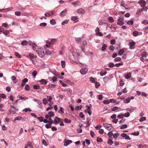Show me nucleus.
Here are the masks:
<instances>
[{
	"instance_id": "obj_13",
	"label": "nucleus",
	"mask_w": 148,
	"mask_h": 148,
	"mask_svg": "<svg viewBox=\"0 0 148 148\" xmlns=\"http://www.w3.org/2000/svg\"><path fill=\"white\" fill-rule=\"evenodd\" d=\"M119 136V133L116 132L114 134H113V136L115 140H117L119 139V138H118V137Z\"/></svg>"
},
{
	"instance_id": "obj_45",
	"label": "nucleus",
	"mask_w": 148,
	"mask_h": 148,
	"mask_svg": "<svg viewBox=\"0 0 148 148\" xmlns=\"http://www.w3.org/2000/svg\"><path fill=\"white\" fill-rule=\"evenodd\" d=\"M82 108V106H77L75 108V110H76L78 111L79 110H81Z\"/></svg>"
},
{
	"instance_id": "obj_28",
	"label": "nucleus",
	"mask_w": 148,
	"mask_h": 148,
	"mask_svg": "<svg viewBox=\"0 0 148 148\" xmlns=\"http://www.w3.org/2000/svg\"><path fill=\"white\" fill-rule=\"evenodd\" d=\"M75 40L77 43L78 44L80 43L81 40H82V38H75Z\"/></svg>"
},
{
	"instance_id": "obj_54",
	"label": "nucleus",
	"mask_w": 148,
	"mask_h": 148,
	"mask_svg": "<svg viewBox=\"0 0 148 148\" xmlns=\"http://www.w3.org/2000/svg\"><path fill=\"white\" fill-rule=\"evenodd\" d=\"M42 144L44 145L45 146H47L48 145V144L47 143V142L46 141L44 140V139H43L42 140Z\"/></svg>"
},
{
	"instance_id": "obj_61",
	"label": "nucleus",
	"mask_w": 148,
	"mask_h": 148,
	"mask_svg": "<svg viewBox=\"0 0 148 148\" xmlns=\"http://www.w3.org/2000/svg\"><path fill=\"white\" fill-rule=\"evenodd\" d=\"M103 103L105 104H108L110 103V101L108 100H105L103 101Z\"/></svg>"
},
{
	"instance_id": "obj_48",
	"label": "nucleus",
	"mask_w": 148,
	"mask_h": 148,
	"mask_svg": "<svg viewBox=\"0 0 148 148\" xmlns=\"http://www.w3.org/2000/svg\"><path fill=\"white\" fill-rule=\"evenodd\" d=\"M121 60V58L120 57H117L116 58L114 59V61L115 62H118L120 61Z\"/></svg>"
},
{
	"instance_id": "obj_34",
	"label": "nucleus",
	"mask_w": 148,
	"mask_h": 148,
	"mask_svg": "<svg viewBox=\"0 0 148 148\" xmlns=\"http://www.w3.org/2000/svg\"><path fill=\"white\" fill-rule=\"evenodd\" d=\"M50 23L52 25H54L56 24V22L54 19H52L50 20Z\"/></svg>"
},
{
	"instance_id": "obj_64",
	"label": "nucleus",
	"mask_w": 148,
	"mask_h": 148,
	"mask_svg": "<svg viewBox=\"0 0 148 148\" xmlns=\"http://www.w3.org/2000/svg\"><path fill=\"white\" fill-rule=\"evenodd\" d=\"M142 23L144 25L148 24V21L147 20H144L143 22H142Z\"/></svg>"
},
{
	"instance_id": "obj_36",
	"label": "nucleus",
	"mask_w": 148,
	"mask_h": 148,
	"mask_svg": "<svg viewBox=\"0 0 148 148\" xmlns=\"http://www.w3.org/2000/svg\"><path fill=\"white\" fill-rule=\"evenodd\" d=\"M113 143V141L110 139H109L107 141V143L110 145H112Z\"/></svg>"
},
{
	"instance_id": "obj_50",
	"label": "nucleus",
	"mask_w": 148,
	"mask_h": 148,
	"mask_svg": "<svg viewBox=\"0 0 148 148\" xmlns=\"http://www.w3.org/2000/svg\"><path fill=\"white\" fill-rule=\"evenodd\" d=\"M95 86L96 88H97L100 85V84L97 82H96L95 83Z\"/></svg>"
},
{
	"instance_id": "obj_23",
	"label": "nucleus",
	"mask_w": 148,
	"mask_h": 148,
	"mask_svg": "<svg viewBox=\"0 0 148 148\" xmlns=\"http://www.w3.org/2000/svg\"><path fill=\"white\" fill-rule=\"evenodd\" d=\"M148 55L147 53V52L144 51L142 53L141 56L143 57H146Z\"/></svg>"
},
{
	"instance_id": "obj_53",
	"label": "nucleus",
	"mask_w": 148,
	"mask_h": 148,
	"mask_svg": "<svg viewBox=\"0 0 148 148\" xmlns=\"http://www.w3.org/2000/svg\"><path fill=\"white\" fill-rule=\"evenodd\" d=\"M28 43L31 46H33L34 45H35V43H33L32 41L31 40L29 41L28 42Z\"/></svg>"
},
{
	"instance_id": "obj_44",
	"label": "nucleus",
	"mask_w": 148,
	"mask_h": 148,
	"mask_svg": "<svg viewBox=\"0 0 148 148\" xmlns=\"http://www.w3.org/2000/svg\"><path fill=\"white\" fill-rule=\"evenodd\" d=\"M25 90L27 91H28L30 89L29 86L28 84H26L25 86Z\"/></svg>"
},
{
	"instance_id": "obj_12",
	"label": "nucleus",
	"mask_w": 148,
	"mask_h": 148,
	"mask_svg": "<svg viewBox=\"0 0 148 148\" xmlns=\"http://www.w3.org/2000/svg\"><path fill=\"white\" fill-rule=\"evenodd\" d=\"M67 12V9H65L64 10L61 12L60 14V16L62 17L64 16L66 14Z\"/></svg>"
},
{
	"instance_id": "obj_16",
	"label": "nucleus",
	"mask_w": 148,
	"mask_h": 148,
	"mask_svg": "<svg viewBox=\"0 0 148 148\" xmlns=\"http://www.w3.org/2000/svg\"><path fill=\"white\" fill-rule=\"evenodd\" d=\"M141 33L139 32L136 31H135L133 33V35L134 36H136L140 34Z\"/></svg>"
},
{
	"instance_id": "obj_35",
	"label": "nucleus",
	"mask_w": 148,
	"mask_h": 148,
	"mask_svg": "<svg viewBox=\"0 0 148 148\" xmlns=\"http://www.w3.org/2000/svg\"><path fill=\"white\" fill-rule=\"evenodd\" d=\"M117 117L119 119H122L124 117V114H120L117 116Z\"/></svg>"
},
{
	"instance_id": "obj_4",
	"label": "nucleus",
	"mask_w": 148,
	"mask_h": 148,
	"mask_svg": "<svg viewBox=\"0 0 148 148\" xmlns=\"http://www.w3.org/2000/svg\"><path fill=\"white\" fill-rule=\"evenodd\" d=\"M138 3L140 4L141 7H144L146 5V2L144 0H140Z\"/></svg>"
},
{
	"instance_id": "obj_57",
	"label": "nucleus",
	"mask_w": 148,
	"mask_h": 148,
	"mask_svg": "<svg viewBox=\"0 0 148 148\" xmlns=\"http://www.w3.org/2000/svg\"><path fill=\"white\" fill-rule=\"evenodd\" d=\"M130 116V114L129 112H127L125 113L124 114V117L125 116V117H128Z\"/></svg>"
},
{
	"instance_id": "obj_18",
	"label": "nucleus",
	"mask_w": 148,
	"mask_h": 148,
	"mask_svg": "<svg viewBox=\"0 0 148 148\" xmlns=\"http://www.w3.org/2000/svg\"><path fill=\"white\" fill-rule=\"evenodd\" d=\"M39 82L42 84H46L47 83V81L43 79L39 80Z\"/></svg>"
},
{
	"instance_id": "obj_33",
	"label": "nucleus",
	"mask_w": 148,
	"mask_h": 148,
	"mask_svg": "<svg viewBox=\"0 0 148 148\" xmlns=\"http://www.w3.org/2000/svg\"><path fill=\"white\" fill-rule=\"evenodd\" d=\"M115 66V65L112 62H111L110 63L108 64V66L110 68H112L114 67Z\"/></svg>"
},
{
	"instance_id": "obj_29",
	"label": "nucleus",
	"mask_w": 148,
	"mask_h": 148,
	"mask_svg": "<svg viewBox=\"0 0 148 148\" xmlns=\"http://www.w3.org/2000/svg\"><path fill=\"white\" fill-rule=\"evenodd\" d=\"M72 4L75 6H76L80 4V2L79 1H76L72 2Z\"/></svg>"
},
{
	"instance_id": "obj_11",
	"label": "nucleus",
	"mask_w": 148,
	"mask_h": 148,
	"mask_svg": "<svg viewBox=\"0 0 148 148\" xmlns=\"http://www.w3.org/2000/svg\"><path fill=\"white\" fill-rule=\"evenodd\" d=\"M135 44V42L134 41L130 42L129 43V48L131 49H133L134 48V45Z\"/></svg>"
},
{
	"instance_id": "obj_2",
	"label": "nucleus",
	"mask_w": 148,
	"mask_h": 148,
	"mask_svg": "<svg viewBox=\"0 0 148 148\" xmlns=\"http://www.w3.org/2000/svg\"><path fill=\"white\" fill-rule=\"evenodd\" d=\"M88 71V69L87 68H85L81 69L80 72L81 74L84 75L86 74Z\"/></svg>"
},
{
	"instance_id": "obj_52",
	"label": "nucleus",
	"mask_w": 148,
	"mask_h": 148,
	"mask_svg": "<svg viewBox=\"0 0 148 148\" xmlns=\"http://www.w3.org/2000/svg\"><path fill=\"white\" fill-rule=\"evenodd\" d=\"M119 109V108L117 106H115L113 107L112 109V111H114L115 110H118Z\"/></svg>"
},
{
	"instance_id": "obj_31",
	"label": "nucleus",
	"mask_w": 148,
	"mask_h": 148,
	"mask_svg": "<svg viewBox=\"0 0 148 148\" xmlns=\"http://www.w3.org/2000/svg\"><path fill=\"white\" fill-rule=\"evenodd\" d=\"M48 114L50 118H51V117H53L54 115V112L52 111L49 112L48 113Z\"/></svg>"
},
{
	"instance_id": "obj_60",
	"label": "nucleus",
	"mask_w": 148,
	"mask_h": 148,
	"mask_svg": "<svg viewBox=\"0 0 148 148\" xmlns=\"http://www.w3.org/2000/svg\"><path fill=\"white\" fill-rule=\"evenodd\" d=\"M146 120V118L145 117H142L141 118L139 119V121L140 122H142L145 121Z\"/></svg>"
},
{
	"instance_id": "obj_7",
	"label": "nucleus",
	"mask_w": 148,
	"mask_h": 148,
	"mask_svg": "<svg viewBox=\"0 0 148 148\" xmlns=\"http://www.w3.org/2000/svg\"><path fill=\"white\" fill-rule=\"evenodd\" d=\"M86 45V40H83L82 42V45L81 47L80 48L82 51L84 52V47Z\"/></svg>"
},
{
	"instance_id": "obj_40",
	"label": "nucleus",
	"mask_w": 148,
	"mask_h": 148,
	"mask_svg": "<svg viewBox=\"0 0 148 148\" xmlns=\"http://www.w3.org/2000/svg\"><path fill=\"white\" fill-rule=\"evenodd\" d=\"M123 65V63L122 62L120 63H116L115 65V66L117 67H119L120 66H122Z\"/></svg>"
},
{
	"instance_id": "obj_43",
	"label": "nucleus",
	"mask_w": 148,
	"mask_h": 148,
	"mask_svg": "<svg viewBox=\"0 0 148 148\" xmlns=\"http://www.w3.org/2000/svg\"><path fill=\"white\" fill-rule=\"evenodd\" d=\"M133 21L132 20H130L127 22V24L129 25H133Z\"/></svg>"
},
{
	"instance_id": "obj_8",
	"label": "nucleus",
	"mask_w": 148,
	"mask_h": 148,
	"mask_svg": "<svg viewBox=\"0 0 148 148\" xmlns=\"http://www.w3.org/2000/svg\"><path fill=\"white\" fill-rule=\"evenodd\" d=\"M95 31L97 35L99 36H102L101 33L99 32V29L98 27L96 28Z\"/></svg>"
},
{
	"instance_id": "obj_63",
	"label": "nucleus",
	"mask_w": 148,
	"mask_h": 148,
	"mask_svg": "<svg viewBox=\"0 0 148 148\" xmlns=\"http://www.w3.org/2000/svg\"><path fill=\"white\" fill-rule=\"evenodd\" d=\"M3 33L5 35H7L9 33V32L8 30L4 31L3 32Z\"/></svg>"
},
{
	"instance_id": "obj_46",
	"label": "nucleus",
	"mask_w": 148,
	"mask_h": 148,
	"mask_svg": "<svg viewBox=\"0 0 148 148\" xmlns=\"http://www.w3.org/2000/svg\"><path fill=\"white\" fill-rule=\"evenodd\" d=\"M22 119V117L21 116H18L16 117L15 119L14 120V121H20L21 119Z\"/></svg>"
},
{
	"instance_id": "obj_42",
	"label": "nucleus",
	"mask_w": 148,
	"mask_h": 148,
	"mask_svg": "<svg viewBox=\"0 0 148 148\" xmlns=\"http://www.w3.org/2000/svg\"><path fill=\"white\" fill-rule=\"evenodd\" d=\"M127 124H124L120 127V129H123L127 128Z\"/></svg>"
},
{
	"instance_id": "obj_51",
	"label": "nucleus",
	"mask_w": 148,
	"mask_h": 148,
	"mask_svg": "<svg viewBox=\"0 0 148 148\" xmlns=\"http://www.w3.org/2000/svg\"><path fill=\"white\" fill-rule=\"evenodd\" d=\"M9 113L10 114H15L16 113V112L15 110H12V109L11 108V110L9 111Z\"/></svg>"
},
{
	"instance_id": "obj_30",
	"label": "nucleus",
	"mask_w": 148,
	"mask_h": 148,
	"mask_svg": "<svg viewBox=\"0 0 148 148\" xmlns=\"http://www.w3.org/2000/svg\"><path fill=\"white\" fill-rule=\"evenodd\" d=\"M48 100L47 99V98H43L42 100L43 103L45 105H46L48 103Z\"/></svg>"
},
{
	"instance_id": "obj_24",
	"label": "nucleus",
	"mask_w": 148,
	"mask_h": 148,
	"mask_svg": "<svg viewBox=\"0 0 148 148\" xmlns=\"http://www.w3.org/2000/svg\"><path fill=\"white\" fill-rule=\"evenodd\" d=\"M27 145L30 148H34L32 147V143L31 142L28 141L27 143Z\"/></svg>"
},
{
	"instance_id": "obj_20",
	"label": "nucleus",
	"mask_w": 148,
	"mask_h": 148,
	"mask_svg": "<svg viewBox=\"0 0 148 148\" xmlns=\"http://www.w3.org/2000/svg\"><path fill=\"white\" fill-rule=\"evenodd\" d=\"M110 28L112 30H115L117 29V26L114 24H112L110 27Z\"/></svg>"
},
{
	"instance_id": "obj_15",
	"label": "nucleus",
	"mask_w": 148,
	"mask_h": 148,
	"mask_svg": "<svg viewBox=\"0 0 148 148\" xmlns=\"http://www.w3.org/2000/svg\"><path fill=\"white\" fill-rule=\"evenodd\" d=\"M117 21L118 22L117 23V24L118 25L121 26L124 24V22L123 21V20H120V19H118Z\"/></svg>"
},
{
	"instance_id": "obj_58",
	"label": "nucleus",
	"mask_w": 148,
	"mask_h": 148,
	"mask_svg": "<svg viewBox=\"0 0 148 148\" xmlns=\"http://www.w3.org/2000/svg\"><path fill=\"white\" fill-rule=\"evenodd\" d=\"M47 99L48 101H50L52 99V98L51 96H47Z\"/></svg>"
},
{
	"instance_id": "obj_38",
	"label": "nucleus",
	"mask_w": 148,
	"mask_h": 148,
	"mask_svg": "<svg viewBox=\"0 0 148 148\" xmlns=\"http://www.w3.org/2000/svg\"><path fill=\"white\" fill-rule=\"evenodd\" d=\"M64 122L66 123H70L71 121L69 119H68L66 118H65L64 119Z\"/></svg>"
},
{
	"instance_id": "obj_49",
	"label": "nucleus",
	"mask_w": 148,
	"mask_h": 148,
	"mask_svg": "<svg viewBox=\"0 0 148 148\" xmlns=\"http://www.w3.org/2000/svg\"><path fill=\"white\" fill-rule=\"evenodd\" d=\"M47 25V23H43L39 24V26L41 27H45Z\"/></svg>"
},
{
	"instance_id": "obj_19",
	"label": "nucleus",
	"mask_w": 148,
	"mask_h": 148,
	"mask_svg": "<svg viewBox=\"0 0 148 148\" xmlns=\"http://www.w3.org/2000/svg\"><path fill=\"white\" fill-rule=\"evenodd\" d=\"M77 12L79 14H83L85 11L83 9L80 8L77 10Z\"/></svg>"
},
{
	"instance_id": "obj_17",
	"label": "nucleus",
	"mask_w": 148,
	"mask_h": 148,
	"mask_svg": "<svg viewBox=\"0 0 148 148\" xmlns=\"http://www.w3.org/2000/svg\"><path fill=\"white\" fill-rule=\"evenodd\" d=\"M71 19L75 22H77L78 21V18L77 16H73L71 18Z\"/></svg>"
},
{
	"instance_id": "obj_39",
	"label": "nucleus",
	"mask_w": 148,
	"mask_h": 148,
	"mask_svg": "<svg viewBox=\"0 0 148 148\" xmlns=\"http://www.w3.org/2000/svg\"><path fill=\"white\" fill-rule=\"evenodd\" d=\"M108 20L111 22H113L114 21L113 18L111 16L108 17Z\"/></svg>"
},
{
	"instance_id": "obj_1",
	"label": "nucleus",
	"mask_w": 148,
	"mask_h": 148,
	"mask_svg": "<svg viewBox=\"0 0 148 148\" xmlns=\"http://www.w3.org/2000/svg\"><path fill=\"white\" fill-rule=\"evenodd\" d=\"M103 126L104 128L109 131L110 130L112 127L111 124L106 123H103Z\"/></svg>"
},
{
	"instance_id": "obj_47",
	"label": "nucleus",
	"mask_w": 148,
	"mask_h": 148,
	"mask_svg": "<svg viewBox=\"0 0 148 148\" xmlns=\"http://www.w3.org/2000/svg\"><path fill=\"white\" fill-rule=\"evenodd\" d=\"M124 51L123 49H121L118 52V53L119 55H121L124 52Z\"/></svg>"
},
{
	"instance_id": "obj_9",
	"label": "nucleus",
	"mask_w": 148,
	"mask_h": 148,
	"mask_svg": "<svg viewBox=\"0 0 148 148\" xmlns=\"http://www.w3.org/2000/svg\"><path fill=\"white\" fill-rule=\"evenodd\" d=\"M53 11H51L50 12H46L44 15L45 16H46L49 17L50 16H52L53 14Z\"/></svg>"
},
{
	"instance_id": "obj_59",
	"label": "nucleus",
	"mask_w": 148,
	"mask_h": 148,
	"mask_svg": "<svg viewBox=\"0 0 148 148\" xmlns=\"http://www.w3.org/2000/svg\"><path fill=\"white\" fill-rule=\"evenodd\" d=\"M61 65L63 68H64L65 66V62L64 61H62L61 62Z\"/></svg>"
},
{
	"instance_id": "obj_27",
	"label": "nucleus",
	"mask_w": 148,
	"mask_h": 148,
	"mask_svg": "<svg viewBox=\"0 0 148 148\" xmlns=\"http://www.w3.org/2000/svg\"><path fill=\"white\" fill-rule=\"evenodd\" d=\"M106 72L105 71H101L99 73L100 75L101 76H102L105 75L106 73Z\"/></svg>"
},
{
	"instance_id": "obj_37",
	"label": "nucleus",
	"mask_w": 148,
	"mask_h": 148,
	"mask_svg": "<svg viewBox=\"0 0 148 148\" xmlns=\"http://www.w3.org/2000/svg\"><path fill=\"white\" fill-rule=\"evenodd\" d=\"M107 46L106 44H103L101 50L103 51H105L107 47Z\"/></svg>"
},
{
	"instance_id": "obj_5",
	"label": "nucleus",
	"mask_w": 148,
	"mask_h": 148,
	"mask_svg": "<svg viewBox=\"0 0 148 148\" xmlns=\"http://www.w3.org/2000/svg\"><path fill=\"white\" fill-rule=\"evenodd\" d=\"M121 136L125 138V139L127 140H130V138L129 137V136L124 133H122L121 134Z\"/></svg>"
},
{
	"instance_id": "obj_6",
	"label": "nucleus",
	"mask_w": 148,
	"mask_h": 148,
	"mask_svg": "<svg viewBox=\"0 0 148 148\" xmlns=\"http://www.w3.org/2000/svg\"><path fill=\"white\" fill-rule=\"evenodd\" d=\"M13 9V8L11 7L9 8H6L5 9H0V11L1 12H6L7 11H9L12 10Z\"/></svg>"
},
{
	"instance_id": "obj_21",
	"label": "nucleus",
	"mask_w": 148,
	"mask_h": 148,
	"mask_svg": "<svg viewBox=\"0 0 148 148\" xmlns=\"http://www.w3.org/2000/svg\"><path fill=\"white\" fill-rule=\"evenodd\" d=\"M60 110H58V112L61 114H63L64 113V109L62 107H60Z\"/></svg>"
},
{
	"instance_id": "obj_10",
	"label": "nucleus",
	"mask_w": 148,
	"mask_h": 148,
	"mask_svg": "<svg viewBox=\"0 0 148 148\" xmlns=\"http://www.w3.org/2000/svg\"><path fill=\"white\" fill-rule=\"evenodd\" d=\"M72 143V141L70 140H66L64 142V145L66 146Z\"/></svg>"
},
{
	"instance_id": "obj_26",
	"label": "nucleus",
	"mask_w": 148,
	"mask_h": 148,
	"mask_svg": "<svg viewBox=\"0 0 148 148\" xmlns=\"http://www.w3.org/2000/svg\"><path fill=\"white\" fill-rule=\"evenodd\" d=\"M22 111L23 112H30L31 111V110L30 109L28 108H26L25 109H23L22 110Z\"/></svg>"
},
{
	"instance_id": "obj_41",
	"label": "nucleus",
	"mask_w": 148,
	"mask_h": 148,
	"mask_svg": "<svg viewBox=\"0 0 148 148\" xmlns=\"http://www.w3.org/2000/svg\"><path fill=\"white\" fill-rule=\"evenodd\" d=\"M131 76V74L130 73H128L125 76V78L127 79H129Z\"/></svg>"
},
{
	"instance_id": "obj_55",
	"label": "nucleus",
	"mask_w": 148,
	"mask_h": 148,
	"mask_svg": "<svg viewBox=\"0 0 148 148\" xmlns=\"http://www.w3.org/2000/svg\"><path fill=\"white\" fill-rule=\"evenodd\" d=\"M34 88L35 89H38L40 88V86L38 85H34L33 86Z\"/></svg>"
},
{
	"instance_id": "obj_25",
	"label": "nucleus",
	"mask_w": 148,
	"mask_h": 148,
	"mask_svg": "<svg viewBox=\"0 0 148 148\" xmlns=\"http://www.w3.org/2000/svg\"><path fill=\"white\" fill-rule=\"evenodd\" d=\"M27 57L31 59L34 58V55L33 54L30 53L29 55L27 56Z\"/></svg>"
},
{
	"instance_id": "obj_32",
	"label": "nucleus",
	"mask_w": 148,
	"mask_h": 148,
	"mask_svg": "<svg viewBox=\"0 0 148 148\" xmlns=\"http://www.w3.org/2000/svg\"><path fill=\"white\" fill-rule=\"evenodd\" d=\"M28 44V42L26 40H23L21 42V45H26Z\"/></svg>"
},
{
	"instance_id": "obj_56",
	"label": "nucleus",
	"mask_w": 148,
	"mask_h": 148,
	"mask_svg": "<svg viewBox=\"0 0 148 148\" xmlns=\"http://www.w3.org/2000/svg\"><path fill=\"white\" fill-rule=\"evenodd\" d=\"M37 71H34L32 73V75L33 77H35L37 75Z\"/></svg>"
},
{
	"instance_id": "obj_3",
	"label": "nucleus",
	"mask_w": 148,
	"mask_h": 148,
	"mask_svg": "<svg viewBox=\"0 0 148 148\" xmlns=\"http://www.w3.org/2000/svg\"><path fill=\"white\" fill-rule=\"evenodd\" d=\"M36 52L37 53L39 56L41 58L42 57L44 54V51H41L38 50L36 51Z\"/></svg>"
},
{
	"instance_id": "obj_22",
	"label": "nucleus",
	"mask_w": 148,
	"mask_h": 148,
	"mask_svg": "<svg viewBox=\"0 0 148 148\" xmlns=\"http://www.w3.org/2000/svg\"><path fill=\"white\" fill-rule=\"evenodd\" d=\"M130 100V99L129 97L123 100V102L125 103H129Z\"/></svg>"
},
{
	"instance_id": "obj_14",
	"label": "nucleus",
	"mask_w": 148,
	"mask_h": 148,
	"mask_svg": "<svg viewBox=\"0 0 148 148\" xmlns=\"http://www.w3.org/2000/svg\"><path fill=\"white\" fill-rule=\"evenodd\" d=\"M37 103V106L40 109H42V104L41 102L39 100L38 101Z\"/></svg>"
},
{
	"instance_id": "obj_62",
	"label": "nucleus",
	"mask_w": 148,
	"mask_h": 148,
	"mask_svg": "<svg viewBox=\"0 0 148 148\" xmlns=\"http://www.w3.org/2000/svg\"><path fill=\"white\" fill-rule=\"evenodd\" d=\"M21 13L20 12L17 11L15 12V14L17 16H20L21 15Z\"/></svg>"
}]
</instances>
